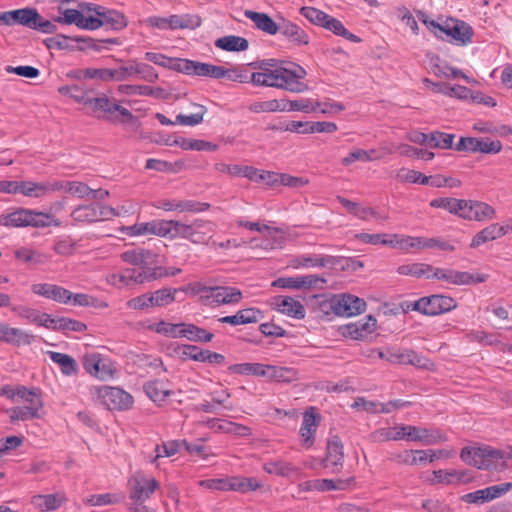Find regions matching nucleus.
I'll return each mask as SVG.
<instances>
[{
    "label": "nucleus",
    "instance_id": "nucleus-1",
    "mask_svg": "<svg viewBox=\"0 0 512 512\" xmlns=\"http://www.w3.org/2000/svg\"><path fill=\"white\" fill-rule=\"evenodd\" d=\"M306 75L307 72L302 66L291 63L289 67H279L273 70L264 69V72H254L251 74L250 79L254 86L272 87L292 93H303L309 89V86L301 81Z\"/></svg>",
    "mask_w": 512,
    "mask_h": 512
},
{
    "label": "nucleus",
    "instance_id": "nucleus-2",
    "mask_svg": "<svg viewBox=\"0 0 512 512\" xmlns=\"http://www.w3.org/2000/svg\"><path fill=\"white\" fill-rule=\"evenodd\" d=\"M461 460L479 470L503 471L507 468L506 460L512 459V447L508 451L492 448L488 445L466 446L460 452Z\"/></svg>",
    "mask_w": 512,
    "mask_h": 512
},
{
    "label": "nucleus",
    "instance_id": "nucleus-3",
    "mask_svg": "<svg viewBox=\"0 0 512 512\" xmlns=\"http://www.w3.org/2000/svg\"><path fill=\"white\" fill-rule=\"evenodd\" d=\"M60 221L52 214L19 208L8 214L0 215V226L5 227H49L60 226Z\"/></svg>",
    "mask_w": 512,
    "mask_h": 512
},
{
    "label": "nucleus",
    "instance_id": "nucleus-4",
    "mask_svg": "<svg viewBox=\"0 0 512 512\" xmlns=\"http://www.w3.org/2000/svg\"><path fill=\"white\" fill-rule=\"evenodd\" d=\"M90 394L94 401L99 402L108 410H127L133 404V397L118 387L92 386Z\"/></svg>",
    "mask_w": 512,
    "mask_h": 512
},
{
    "label": "nucleus",
    "instance_id": "nucleus-5",
    "mask_svg": "<svg viewBox=\"0 0 512 512\" xmlns=\"http://www.w3.org/2000/svg\"><path fill=\"white\" fill-rule=\"evenodd\" d=\"M198 485L213 491H237L240 493L255 491L262 486L255 477L240 476L200 480Z\"/></svg>",
    "mask_w": 512,
    "mask_h": 512
},
{
    "label": "nucleus",
    "instance_id": "nucleus-6",
    "mask_svg": "<svg viewBox=\"0 0 512 512\" xmlns=\"http://www.w3.org/2000/svg\"><path fill=\"white\" fill-rule=\"evenodd\" d=\"M215 229V223L210 220L195 219L190 224L179 221L177 235L195 245H209Z\"/></svg>",
    "mask_w": 512,
    "mask_h": 512
},
{
    "label": "nucleus",
    "instance_id": "nucleus-7",
    "mask_svg": "<svg viewBox=\"0 0 512 512\" xmlns=\"http://www.w3.org/2000/svg\"><path fill=\"white\" fill-rule=\"evenodd\" d=\"M102 42L116 43V41L113 39L96 41L89 37L72 38L63 34H58L54 37H50L44 40L45 46L50 50L55 49L68 51L85 50L87 48L99 51L100 43Z\"/></svg>",
    "mask_w": 512,
    "mask_h": 512
},
{
    "label": "nucleus",
    "instance_id": "nucleus-8",
    "mask_svg": "<svg viewBox=\"0 0 512 512\" xmlns=\"http://www.w3.org/2000/svg\"><path fill=\"white\" fill-rule=\"evenodd\" d=\"M90 107L94 112L102 111L108 114L107 119L113 122L130 123L136 125L137 118L125 107L120 106L114 99L105 95L101 97H93Z\"/></svg>",
    "mask_w": 512,
    "mask_h": 512
},
{
    "label": "nucleus",
    "instance_id": "nucleus-9",
    "mask_svg": "<svg viewBox=\"0 0 512 512\" xmlns=\"http://www.w3.org/2000/svg\"><path fill=\"white\" fill-rule=\"evenodd\" d=\"M429 29H433L434 34L444 33L449 36L453 41L465 45L471 41L473 30L464 21L451 19L446 21L444 25H440L434 20H423Z\"/></svg>",
    "mask_w": 512,
    "mask_h": 512
},
{
    "label": "nucleus",
    "instance_id": "nucleus-10",
    "mask_svg": "<svg viewBox=\"0 0 512 512\" xmlns=\"http://www.w3.org/2000/svg\"><path fill=\"white\" fill-rule=\"evenodd\" d=\"M457 307L454 298L446 295L435 294L428 297H422L413 302V311H418L424 315L436 316L449 312Z\"/></svg>",
    "mask_w": 512,
    "mask_h": 512
},
{
    "label": "nucleus",
    "instance_id": "nucleus-11",
    "mask_svg": "<svg viewBox=\"0 0 512 512\" xmlns=\"http://www.w3.org/2000/svg\"><path fill=\"white\" fill-rule=\"evenodd\" d=\"M160 488L159 482L141 472L135 473L128 481L129 498L135 504H143Z\"/></svg>",
    "mask_w": 512,
    "mask_h": 512
},
{
    "label": "nucleus",
    "instance_id": "nucleus-12",
    "mask_svg": "<svg viewBox=\"0 0 512 512\" xmlns=\"http://www.w3.org/2000/svg\"><path fill=\"white\" fill-rule=\"evenodd\" d=\"M431 276L432 279L442 280L453 285H470L476 283H483L488 278V275L486 274L473 275L469 272L435 267Z\"/></svg>",
    "mask_w": 512,
    "mask_h": 512
},
{
    "label": "nucleus",
    "instance_id": "nucleus-13",
    "mask_svg": "<svg viewBox=\"0 0 512 512\" xmlns=\"http://www.w3.org/2000/svg\"><path fill=\"white\" fill-rule=\"evenodd\" d=\"M455 150L497 154L502 150V143L499 140H490L489 138L461 137L455 145Z\"/></svg>",
    "mask_w": 512,
    "mask_h": 512
},
{
    "label": "nucleus",
    "instance_id": "nucleus-14",
    "mask_svg": "<svg viewBox=\"0 0 512 512\" xmlns=\"http://www.w3.org/2000/svg\"><path fill=\"white\" fill-rule=\"evenodd\" d=\"M82 365L87 373L100 380L110 379L116 372L113 364L109 360L103 359L99 353L85 354L82 358Z\"/></svg>",
    "mask_w": 512,
    "mask_h": 512
},
{
    "label": "nucleus",
    "instance_id": "nucleus-15",
    "mask_svg": "<svg viewBox=\"0 0 512 512\" xmlns=\"http://www.w3.org/2000/svg\"><path fill=\"white\" fill-rule=\"evenodd\" d=\"M333 312L338 316L350 317L360 314L366 308V303L363 299L351 294H343L334 297L330 304Z\"/></svg>",
    "mask_w": 512,
    "mask_h": 512
},
{
    "label": "nucleus",
    "instance_id": "nucleus-16",
    "mask_svg": "<svg viewBox=\"0 0 512 512\" xmlns=\"http://www.w3.org/2000/svg\"><path fill=\"white\" fill-rule=\"evenodd\" d=\"M158 264L126 269L119 274V281L124 285L143 284L159 279Z\"/></svg>",
    "mask_w": 512,
    "mask_h": 512
},
{
    "label": "nucleus",
    "instance_id": "nucleus-17",
    "mask_svg": "<svg viewBox=\"0 0 512 512\" xmlns=\"http://www.w3.org/2000/svg\"><path fill=\"white\" fill-rule=\"evenodd\" d=\"M179 65V72L185 73L187 75L210 77L213 79L222 78L223 66L188 59H184V61Z\"/></svg>",
    "mask_w": 512,
    "mask_h": 512
},
{
    "label": "nucleus",
    "instance_id": "nucleus-18",
    "mask_svg": "<svg viewBox=\"0 0 512 512\" xmlns=\"http://www.w3.org/2000/svg\"><path fill=\"white\" fill-rule=\"evenodd\" d=\"M203 291L206 293V298L212 299L217 305L237 304L243 297L238 288L231 286L205 287Z\"/></svg>",
    "mask_w": 512,
    "mask_h": 512
},
{
    "label": "nucleus",
    "instance_id": "nucleus-19",
    "mask_svg": "<svg viewBox=\"0 0 512 512\" xmlns=\"http://www.w3.org/2000/svg\"><path fill=\"white\" fill-rule=\"evenodd\" d=\"M344 261L342 256L331 255H301L292 260V265L295 268L299 267H331L337 268L341 262Z\"/></svg>",
    "mask_w": 512,
    "mask_h": 512
},
{
    "label": "nucleus",
    "instance_id": "nucleus-20",
    "mask_svg": "<svg viewBox=\"0 0 512 512\" xmlns=\"http://www.w3.org/2000/svg\"><path fill=\"white\" fill-rule=\"evenodd\" d=\"M344 463L343 444L338 436H333L327 443L326 457L323 461L325 468L331 473H339Z\"/></svg>",
    "mask_w": 512,
    "mask_h": 512
},
{
    "label": "nucleus",
    "instance_id": "nucleus-21",
    "mask_svg": "<svg viewBox=\"0 0 512 512\" xmlns=\"http://www.w3.org/2000/svg\"><path fill=\"white\" fill-rule=\"evenodd\" d=\"M31 291L36 295L61 304H68L70 302L71 291L56 284L35 283L31 286Z\"/></svg>",
    "mask_w": 512,
    "mask_h": 512
},
{
    "label": "nucleus",
    "instance_id": "nucleus-22",
    "mask_svg": "<svg viewBox=\"0 0 512 512\" xmlns=\"http://www.w3.org/2000/svg\"><path fill=\"white\" fill-rule=\"evenodd\" d=\"M120 257L124 262L137 266V268L159 263V255L157 253L140 247L127 250L121 253Z\"/></svg>",
    "mask_w": 512,
    "mask_h": 512
},
{
    "label": "nucleus",
    "instance_id": "nucleus-23",
    "mask_svg": "<svg viewBox=\"0 0 512 512\" xmlns=\"http://www.w3.org/2000/svg\"><path fill=\"white\" fill-rule=\"evenodd\" d=\"M272 306L278 312L295 319L305 317V308L302 303L289 296H276L272 299Z\"/></svg>",
    "mask_w": 512,
    "mask_h": 512
},
{
    "label": "nucleus",
    "instance_id": "nucleus-24",
    "mask_svg": "<svg viewBox=\"0 0 512 512\" xmlns=\"http://www.w3.org/2000/svg\"><path fill=\"white\" fill-rule=\"evenodd\" d=\"M494 217L495 209L487 203L467 200V205H463L461 218L483 221L485 219H493Z\"/></svg>",
    "mask_w": 512,
    "mask_h": 512
},
{
    "label": "nucleus",
    "instance_id": "nucleus-25",
    "mask_svg": "<svg viewBox=\"0 0 512 512\" xmlns=\"http://www.w3.org/2000/svg\"><path fill=\"white\" fill-rule=\"evenodd\" d=\"M376 322V319L369 315L365 321H357L343 326L342 334L354 340H363L375 330Z\"/></svg>",
    "mask_w": 512,
    "mask_h": 512
},
{
    "label": "nucleus",
    "instance_id": "nucleus-26",
    "mask_svg": "<svg viewBox=\"0 0 512 512\" xmlns=\"http://www.w3.org/2000/svg\"><path fill=\"white\" fill-rule=\"evenodd\" d=\"M282 36H284L290 43L296 46L308 45L309 36L308 34L298 25L282 19L279 22V30Z\"/></svg>",
    "mask_w": 512,
    "mask_h": 512
},
{
    "label": "nucleus",
    "instance_id": "nucleus-27",
    "mask_svg": "<svg viewBox=\"0 0 512 512\" xmlns=\"http://www.w3.org/2000/svg\"><path fill=\"white\" fill-rule=\"evenodd\" d=\"M2 393L10 398L12 401L18 399L23 400L27 403L26 406H33L34 402L42 401L41 392L38 388H27L25 386H17L16 388H10L8 386L2 389Z\"/></svg>",
    "mask_w": 512,
    "mask_h": 512
},
{
    "label": "nucleus",
    "instance_id": "nucleus-28",
    "mask_svg": "<svg viewBox=\"0 0 512 512\" xmlns=\"http://www.w3.org/2000/svg\"><path fill=\"white\" fill-rule=\"evenodd\" d=\"M244 15L254 23L257 29L265 32L266 34L276 35L278 33L279 23L274 21L268 14L245 10Z\"/></svg>",
    "mask_w": 512,
    "mask_h": 512
},
{
    "label": "nucleus",
    "instance_id": "nucleus-29",
    "mask_svg": "<svg viewBox=\"0 0 512 512\" xmlns=\"http://www.w3.org/2000/svg\"><path fill=\"white\" fill-rule=\"evenodd\" d=\"M33 336L18 328H13L7 324L0 323V342H6L16 346L29 345Z\"/></svg>",
    "mask_w": 512,
    "mask_h": 512
},
{
    "label": "nucleus",
    "instance_id": "nucleus-30",
    "mask_svg": "<svg viewBox=\"0 0 512 512\" xmlns=\"http://www.w3.org/2000/svg\"><path fill=\"white\" fill-rule=\"evenodd\" d=\"M206 425L208 428L214 429L217 432L234 434L240 437H248L252 434L249 427L231 421L220 422L218 419H209Z\"/></svg>",
    "mask_w": 512,
    "mask_h": 512
},
{
    "label": "nucleus",
    "instance_id": "nucleus-31",
    "mask_svg": "<svg viewBox=\"0 0 512 512\" xmlns=\"http://www.w3.org/2000/svg\"><path fill=\"white\" fill-rule=\"evenodd\" d=\"M55 192V182L21 181L19 193L27 197H43Z\"/></svg>",
    "mask_w": 512,
    "mask_h": 512
},
{
    "label": "nucleus",
    "instance_id": "nucleus-32",
    "mask_svg": "<svg viewBox=\"0 0 512 512\" xmlns=\"http://www.w3.org/2000/svg\"><path fill=\"white\" fill-rule=\"evenodd\" d=\"M263 470L268 474L294 478L300 476V469L294 466L292 463L284 460H274L264 463Z\"/></svg>",
    "mask_w": 512,
    "mask_h": 512
},
{
    "label": "nucleus",
    "instance_id": "nucleus-33",
    "mask_svg": "<svg viewBox=\"0 0 512 512\" xmlns=\"http://www.w3.org/2000/svg\"><path fill=\"white\" fill-rule=\"evenodd\" d=\"M509 232V227H500V224L493 223L478 232L472 239L470 247L477 248L480 245L500 238Z\"/></svg>",
    "mask_w": 512,
    "mask_h": 512
},
{
    "label": "nucleus",
    "instance_id": "nucleus-34",
    "mask_svg": "<svg viewBox=\"0 0 512 512\" xmlns=\"http://www.w3.org/2000/svg\"><path fill=\"white\" fill-rule=\"evenodd\" d=\"M9 26L18 24L28 28L38 19V11L36 8L25 7L21 9L8 11Z\"/></svg>",
    "mask_w": 512,
    "mask_h": 512
},
{
    "label": "nucleus",
    "instance_id": "nucleus-35",
    "mask_svg": "<svg viewBox=\"0 0 512 512\" xmlns=\"http://www.w3.org/2000/svg\"><path fill=\"white\" fill-rule=\"evenodd\" d=\"M468 475L467 471H457V470H434L432 472V478L429 479L431 484H458L461 482L467 481L466 476Z\"/></svg>",
    "mask_w": 512,
    "mask_h": 512
},
{
    "label": "nucleus",
    "instance_id": "nucleus-36",
    "mask_svg": "<svg viewBox=\"0 0 512 512\" xmlns=\"http://www.w3.org/2000/svg\"><path fill=\"white\" fill-rule=\"evenodd\" d=\"M65 501L62 494L35 495L31 499L32 505L40 511H53L58 509Z\"/></svg>",
    "mask_w": 512,
    "mask_h": 512
},
{
    "label": "nucleus",
    "instance_id": "nucleus-37",
    "mask_svg": "<svg viewBox=\"0 0 512 512\" xmlns=\"http://www.w3.org/2000/svg\"><path fill=\"white\" fill-rule=\"evenodd\" d=\"M337 200L347 209L349 213L353 214L359 219L367 220L370 216L379 218L381 220L387 219L386 216H379L373 208L361 207L359 203L351 201L342 196H337Z\"/></svg>",
    "mask_w": 512,
    "mask_h": 512
},
{
    "label": "nucleus",
    "instance_id": "nucleus-38",
    "mask_svg": "<svg viewBox=\"0 0 512 512\" xmlns=\"http://www.w3.org/2000/svg\"><path fill=\"white\" fill-rule=\"evenodd\" d=\"M43 408V401L33 403V406L14 407L10 410V420L27 421L40 418V410Z\"/></svg>",
    "mask_w": 512,
    "mask_h": 512
},
{
    "label": "nucleus",
    "instance_id": "nucleus-39",
    "mask_svg": "<svg viewBox=\"0 0 512 512\" xmlns=\"http://www.w3.org/2000/svg\"><path fill=\"white\" fill-rule=\"evenodd\" d=\"M47 354L51 361L60 367L65 376H72L78 372L77 363L70 355L55 351H48Z\"/></svg>",
    "mask_w": 512,
    "mask_h": 512
},
{
    "label": "nucleus",
    "instance_id": "nucleus-40",
    "mask_svg": "<svg viewBox=\"0 0 512 512\" xmlns=\"http://www.w3.org/2000/svg\"><path fill=\"white\" fill-rule=\"evenodd\" d=\"M266 377L279 383H291L298 380V371L292 367L268 365Z\"/></svg>",
    "mask_w": 512,
    "mask_h": 512
},
{
    "label": "nucleus",
    "instance_id": "nucleus-41",
    "mask_svg": "<svg viewBox=\"0 0 512 512\" xmlns=\"http://www.w3.org/2000/svg\"><path fill=\"white\" fill-rule=\"evenodd\" d=\"M179 291H182V289L162 288L154 292L148 293L151 308L165 307L173 303L176 299L175 296Z\"/></svg>",
    "mask_w": 512,
    "mask_h": 512
},
{
    "label": "nucleus",
    "instance_id": "nucleus-42",
    "mask_svg": "<svg viewBox=\"0 0 512 512\" xmlns=\"http://www.w3.org/2000/svg\"><path fill=\"white\" fill-rule=\"evenodd\" d=\"M434 267L426 263H411L400 265L397 268V272L400 275L413 276L416 278L432 279L431 274L433 273Z\"/></svg>",
    "mask_w": 512,
    "mask_h": 512
},
{
    "label": "nucleus",
    "instance_id": "nucleus-43",
    "mask_svg": "<svg viewBox=\"0 0 512 512\" xmlns=\"http://www.w3.org/2000/svg\"><path fill=\"white\" fill-rule=\"evenodd\" d=\"M182 338L192 342L208 343L214 338V334L192 323H184Z\"/></svg>",
    "mask_w": 512,
    "mask_h": 512
},
{
    "label": "nucleus",
    "instance_id": "nucleus-44",
    "mask_svg": "<svg viewBox=\"0 0 512 512\" xmlns=\"http://www.w3.org/2000/svg\"><path fill=\"white\" fill-rule=\"evenodd\" d=\"M70 3V0L61 1L60 5L58 6L59 16L54 17V22L69 25L75 24L78 27L82 13L76 8L69 7Z\"/></svg>",
    "mask_w": 512,
    "mask_h": 512
},
{
    "label": "nucleus",
    "instance_id": "nucleus-45",
    "mask_svg": "<svg viewBox=\"0 0 512 512\" xmlns=\"http://www.w3.org/2000/svg\"><path fill=\"white\" fill-rule=\"evenodd\" d=\"M318 491L349 490L355 487L356 479L351 476L345 479H317Z\"/></svg>",
    "mask_w": 512,
    "mask_h": 512
},
{
    "label": "nucleus",
    "instance_id": "nucleus-46",
    "mask_svg": "<svg viewBox=\"0 0 512 512\" xmlns=\"http://www.w3.org/2000/svg\"><path fill=\"white\" fill-rule=\"evenodd\" d=\"M215 46L225 51L240 52L245 51L248 48L249 43L246 38L241 36L228 35L218 38L215 41Z\"/></svg>",
    "mask_w": 512,
    "mask_h": 512
},
{
    "label": "nucleus",
    "instance_id": "nucleus-47",
    "mask_svg": "<svg viewBox=\"0 0 512 512\" xmlns=\"http://www.w3.org/2000/svg\"><path fill=\"white\" fill-rule=\"evenodd\" d=\"M463 205H467V200L449 197L435 198L430 202L431 207L445 209L451 214L457 215L459 217H461L463 212Z\"/></svg>",
    "mask_w": 512,
    "mask_h": 512
},
{
    "label": "nucleus",
    "instance_id": "nucleus-48",
    "mask_svg": "<svg viewBox=\"0 0 512 512\" xmlns=\"http://www.w3.org/2000/svg\"><path fill=\"white\" fill-rule=\"evenodd\" d=\"M144 392L154 402H163L170 395V390L165 387L161 380H151L144 384Z\"/></svg>",
    "mask_w": 512,
    "mask_h": 512
},
{
    "label": "nucleus",
    "instance_id": "nucleus-49",
    "mask_svg": "<svg viewBox=\"0 0 512 512\" xmlns=\"http://www.w3.org/2000/svg\"><path fill=\"white\" fill-rule=\"evenodd\" d=\"M267 364L261 363H240L229 366L228 370L232 373L241 375L267 376Z\"/></svg>",
    "mask_w": 512,
    "mask_h": 512
},
{
    "label": "nucleus",
    "instance_id": "nucleus-50",
    "mask_svg": "<svg viewBox=\"0 0 512 512\" xmlns=\"http://www.w3.org/2000/svg\"><path fill=\"white\" fill-rule=\"evenodd\" d=\"M174 144L183 150L216 151L218 149L217 144L202 139L179 138L174 141Z\"/></svg>",
    "mask_w": 512,
    "mask_h": 512
},
{
    "label": "nucleus",
    "instance_id": "nucleus-51",
    "mask_svg": "<svg viewBox=\"0 0 512 512\" xmlns=\"http://www.w3.org/2000/svg\"><path fill=\"white\" fill-rule=\"evenodd\" d=\"M321 102L311 99L288 100L281 106V111H301L304 113L317 112Z\"/></svg>",
    "mask_w": 512,
    "mask_h": 512
},
{
    "label": "nucleus",
    "instance_id": "nucleus-52",
    "mask_svg": "<svg viewBox=\"0 0 512 512\" xmlns=\"http://www.w3.org/2000/svg\"><path fill=\"white\" fill-rule=\"evenodd\" d=\"M88 185L78 181H55V191H63L76 195L79 198H87Z\"/></svg>",
    "mask_w": 512,
    "mask_h": 512
},
{
    "label": "nucleus",
    "instance_id": "nucleus-53",
    "mask_svg": "<svg viewBox=\"0 0 512 512\" xmlns=\"http://www.w3.org/2000/svg\"><path fill=\"white\" fill-rule=\"evenodd\" d=\"M71 217L78 222H96L98 221V205L89 204L78 206L72 211Z\"/></svg>",
    "mask_w": 512,
    "mask_h": 512
},
{
    "label": "nucleus",
    "instance_id": "nucleus-54",
    "mask_svg": "<svg viewBox=\"0 0 512 512\" xmlns=\"http://www.w3.org/2000/svg\"><path fill=\"white\" fill-rule=\"evenodd\" d=\"M325 29L333 32L335 35H338V36H341L353 43H359L361 42V39L355 35V34H352L351 32H349L345 27L344 25L342 24L341 21H339L338 19L332 17V16H328V19L327 21H325V24H324V27Z\"/></svg>",
    "mask_w": 512,
    "mask_h": 512
},
{
    "label": "nucleus",
    "instance_id": "nucleus-55",
    "mask_svg": "<svg viewBox=\"0 0 512 512\" xmlns=\"http://www.w3.org/2000/svg\"><path fill=\"white\" fill-rule=\"evenodd\" d=\"M317 421L316 415L312 412L306 411L303 415V421L300 428V435L304 439V442L309 446L313 443L314 433L316 431Z\"/></svg>",
    "mask_w": 512,
    "mask_h": 512
},
{
    "label": "nucleus",
    "instance_id": "nucleus-56",
    "mask_svg": "<svg viewBox=\"0 0 512 512\" xmlns=\"http://www.w3.org/2000/svg\"><path fill=\"white\" fill-rule=\"evenodd\" d=\"M178 227V220H155L154 235L175 239L178 238Z\"/></svg>",
    "mask_w": 512,
    "mask_h": 512
},
{
    "label": "nucleus",
    "instance_id": "nucleus-57",
    "mask_svg": "<svg viewBox=\"0 0 512 512\" xmlns=\"http://www.w3.org/2000/svg\"><path fill=\"white\" fill-rule=\"evenodd\" d=\"M59 91L63 94H69L73 100L83 105L90 106L93 100V97L91 96L92 91L82 89L77 85L65 86L60 88Z\"/></svg>",
    "mask_w": 512,
    "mask_h": 512
},
{
    "label": "nucleus",
    "instance_id": "nucleus-58",
    "mask_svg": "<svg viewBox=\"0 0 512 512\" xmlns=\"http://www.w3.org/2000/svg\"><path fill=\"white\" fill-rule=\"evenodd\" d=\"M145 60L153 62L156 65L169 68L179 72L180 63L184 61V59H176L167 57L161 53L154 52H146L144 56Z\"/></svg>",
    "mask_w": 512,
    "mask_h": 512
},
{
    "label": "nucleus",
    "instance_id": "nucleus-59",
    "mask_svg": "<svg viewBox=\"0 0 512 512\" xmlns=\"http://www.w3.org/2000/svg\"><path fill=\"white\" fill-rule=\"evenodd\" d=\"M150 329L167 337L182 338L183 323L173 324L166 321H160L155 325L150 326Z\"/></svg>",
    "mask_w": 512,
    "mask_h": 512
},
{
    "label": "nucleus",
    "instance_id": "nucleus-60",
    "mask_svg": "<svg viewBox=\"0 0 512 512\" xmlns=\"http://www.w3.org/2000/svg\"><path fill=\"white\" fill-rule=\"evenodd\" d=\"M455 135L434 131L429 134L428 146L430 148L450 149L453 146Z\"/></svg>",
    "mask_w": 512,
    "mask_h": 512
},
{
    "label": "nucleus",
    "instance_id": "nucleus-61",
    "mask_svg": "<svg viewBox=\"0 0 512 512\" xmlns=\"http://www.w3.org/2000/svg\"><path fill=\"white\" fill-rule=\"evenodd\" d=\"M407 440L409 441H419L425 444H433L436 443V437L430 434V431L426 428H419L412 425H407Z\"/></svg>",
    "mask_w": 512,
    "mask_h": 512
},
{
    "label": "nucleus",
    "instance_id": "nucleus-62",
    "mask_svg": "<svg viewBox=\"0 0 512 512\" xmlns=\"http://www.w3.org/2000/svg\"><path fill=\"white\" fill-rule=\"evenodd\" d=\"M251 74L243 66L223 67L222 78L238 83H251Z\"/></svg>",
    "mask_w": 512,
    "mask_h": 512
},
{
    "label": "nucleus",
    "instance_id": "nucleus-63",
    "mask_svg": "<svg viewBox=\"0 0 512 512\" xmlns=\"http://www.w3.org/2000/svg\"><path fill=\"white\" fill-rule=\"evenodd\" d=\"M376 150L371 149L369 151L363 149H355L351 151L346 157L341 160L342 165L349 166L356 161L369 162L377 159L378 157H373Z\"/></svg>",
    "mask_w": 512,
    "mask_h": 512
},
{
    "label": "nucleus",
    "instance_id": "nucleus-64",
    "mask_svg": "<svg viewBox=\"0 0 512 512\" xmlns=\"http://www.w3.org/2000/svg\"><path fill=\"white\" fill-rule=\"evenodd\" d=\"M182 447V441H169L163 443L162 445H157L155 448L156 455L151 460L152 463H157L158 459L161 457H170L175 455L180 448Z\"/></svg>",
    "mask_w": 512,
    "mask_h": 512
}]
</instances>
